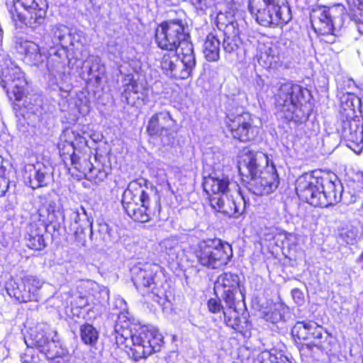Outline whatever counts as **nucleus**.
Wrapping results in <instances>:
<instances>
[{"label":"nucleus","instance_id":"c9c22d12","mask_svg":"<svg viewBox=\"0 0 363 363\" xmlns=\"http://www.w3.org/2000/svg\"><path fill=\"white\" fill-rule=\"evenodd\" d=\"M56 203L53 201H48L38 210L39 222L48 225L56 219Z\"/></svg>","mask_w":363,"mask_h":363},{"label":"nucleus","instance_id":"69168bd1","mask_svg":"<svg viewBox=\"0 0 363 363\" xmlns=\"http://www.w3.org/2000/svg\"><path fill=\"white\" fill-rule=\"evenodd\" d=\"M118 301H120V303L121 305H124V306H125L126 303H125V302L124 301L123 299H119Z\"/></svg>","mask_w":363,"mask_h":363},{"label":"nucleus","instance_id":"473e14b6","mask_svg":"<svg viewBox=\"0 0 363 363\" xmlns=\"http://www.w3.org/2000/svg\"><path fill=\"white\" fill-rule=\"evenodd\" d=\"M189 38L184 40L179 45L180 54L182 55V62L184 63L186 69H189L190 74L196 66V58L194 52L193 45L189 40Z\"/></svg>","mask_w":363,"mask_h":363},{"label":"nucleus","instance_id":"dca6fc26","mask_svg":"<svg viewBox=\"0 0 363 363\" xmlns=\"http://www.w3.org/2000/svg\"><path fill=\"white\" fill-rule=\"evenodd\" d=\"M344 7L341 4L332 6H321L313 11L311 18L314 30L319 35L332 34L333 31V18L342 16Z\"/></svg>","mask_w":363,"mask_h":363},{"label":"nucleus","instance_id":"37998d69","mask_svg":"<svg viewBox=\"0 0 363 363\" xmlns=\"http://www.w3.org/2000/svg\"><path fill=\"white\" fill-rule=\"evenodd\" d=\"M313 330H310L308 331V339L311 340V342L307 345L308 348L312 349L313 347H317L318 350L323 351L327 349L325 345V341L329 337L328 333H325V336H323V333L322 334V337H316L315 335H313Z\"/></svg>","mask_w":363,"mask_h":363},{"label":"nucleus","instance_id":"393cba45","mask_svg":"<svg viewBox=\"0 0 363 363\" xmlns=\"http://www.w3.org/2000/svg\"><path fill=\"white\" fill-rule=\"evenodd\" d=\"M175 121L168 111L154 114L149 120L147 132L152 136H163L174 126Z\"/></svg>","mask_w":363,"mask_h":363},{"label":"nucleus","instance_id":"ddd939ff","mask_svg":"<svg viewBox=\"0 0 363 363\" xmlns=\"http://www.w3.org/2000/svg\"><path fill=\"white\" fill-rule=\"evenodd\" d=\"M189 35L185 31L182 20H170L163 22L157 28L155 39L158 46L169 51H175L179 44Z\"/></svg>","mask_w":363,"mask_h":363},{"label":"nucleus","instance_id":"aec40b11","mask_svg":"<svg viewBox=\"0 0 363 363\" xmlns=\"http://www.w3.org/2000/svg\"><path fill=\"white\" fill-rule=\"evenodd\" d=\"M347 146L356 153L363 149V118L354 117L343 121L340 130Z\"/></svg>","mask_w":363,"mask_h":363},{"label":"nucleus","instance_id":"f704fd0d","mask_svg":"<svg viewBox=\"0 0 363 363\" xmlns=\"http://www.w3.org/2000/svg\"><path fill=\"white\" fill-rule=\"evenodd\" d=\"M84 66L87 69L88 74L94 76L96 79H100L105 73V66L101 57L97 55H89L84 62Z\"/></svg>","mask_w":363,"mask_h":363},{"label":"nucleus","instance_id":"2eb2a0df","mask_svg":"<svg viewBox=\"0 0 363 363\" xmlns=\"http://www.w3.org/2000/svg\"><path fill=\"white\" fill-rule=\"evenodd\" d=\"M225 123L232 137L240 142H249L257 134V128L253 125V118L249 113H228Z\"/></svg>","mask_w":363,"mask_h":363},{"label":"nucleus","instance_id":"6ab92c4d","mask_svg":"<svg viewBox=\"0 0 363 363\" xmlns=\"http://www.w3.org/2000/svg\"><path fill=\"white\" fill-rule=\"evenodd\" d=\"M279 178L273 162L259 176L250 178L248 189L256 195H267L277 189Z\"/></svg>","mask_w":363,"mask_h":363},{"label":"nucleus","instance_id":"5701e85b","mask_svg":"<svg viewBox=\"0 0 363 363\" xmlns=\"http://www.w3.org/2000/svg\"><path fill=\"white\" fill-rule=\"evenodd\" d=\"M160 67L164 74L172 79H185L191 76L189 69H186L184 63L174 51L167 52L162 56Z\"/></svg>","mask_w":363,"mask_h":363},{"label":"nucleus","instance_id":"e433bc0d","mask_svg":"<svg viewBox=\"0 0 363 363\" xmlns=\"http://www.w3.org/2000/svg\"><path fill=\"white\" fill-rule=\"evenodd\" d=\"M235 301L233 306H230L228 305V308L226 311H223V316L225 324L236 330H240L242 328L241 325V320L239 312L236 310V303Z\"/></svg>","mask_w":363,"mask_h":363},{"label":"nucleus","instance_id":"052dcab7","mask_svg":"<svg viewBox=\"0 0 363 363\" xmlns=\"http://www.w3.org/2000/svg\"><path fill=\"white\" fill-rule=\"evenodd\" d=\"M286 358L285 357H282L280 355L279 357H277L275 354H273L272 352L269 354V360L271 363H285L284 360Z\"/></svg>","mask_w":363,"mask_h":363},{"label":"nucleus","instance_id":"4c0bfd02","mask_svg":"<svg viewBox=\"0 0 363 363\" xmlns=\"http://www.w3.org/2000/svg\"><path fill=\"white\" fill-rule=\"evenodd\" d=\"M240 30H237V32H233L224 33L225 38L223 43V50L228 53H232L236 52L240 47L241 43L240 38L239 37Z\"/></svg>","mask_w":363,"mask_h":363},{"label":"nucleus","instance_id":"58836bf2","mask_svg":"<svg viewBox=\"0 0 363 363\" xmlns=\"http://www.w3.org/2000/svg\"><path fill=\"white\" fill-rule=\"evenodd\" d=\"M80 336L85 344L94 345L99 339V333L93 325L84 324L80 327Z\"/></svg>","mask_w":363,"mask_h":363},{"label":"nucleus","instance_id":"f03ea898","mask_svg":"<svg viewBox=\"0 0 363 363\" xmlns=\"http://www.w3.org/2000/svg\"><path fill=\"white\" fill-rule=\"evenodd\" d=\"M117 323L115 326L116 343L118 346L125 345L128 341L132 343L128 351V356L135 361L146 359L150 355L160 350L163 338L159 331L147 325H133L130 328Z\"/></svg>","mask_w":363,"mask_h":363},{"label":"nucleus","instance_id":"3c124183","mask_svg":"<svg viewBox=\"0 0 363 363\" xmlns=\"http://www.w3.org/2000/svg\"><path fill=\"white\" fill-rule=\"evenodd\" d=\"M192 4L201 11H206L215 5V0H191Z\"/></svg>","mask_w":363,"mask_h":363},{"label":"nucleus","instance_id":"cd10ccee","mask_svg":"<svg viewBox=\"0 0 363 363\" xmlns=\"http://www.w3.org/2000/svg\"><path fill=\"white\" fill-rule=\"evenodd\" d=\"M47 226V225H44L43 223H40V225L32 223L28 226L26 240L29 248L35 250H41L45 248V242L43 238V233L45 232Z\"/></svg>","mask_w":363,"mask_h":363},{"label":"nucleus","instance_id":"c756f323","mask_svg":"<svg viewBox=\"0 0 363 363\" xmlns=\"http://www.w3.org/2000/svg\"><path fill=\"white\" fill-rule=\"evenodd\" d=\"M313 330V335L316 337H322L323 328L315 322H297L291 329V334L299 340H308V331Z\"/></svg>","mask_w":363,"mask_h":363},{"label":"nucleus","instance_id":"2f4dec72","mask_svg":"<svg viewBox=\"0 0 363 363\" xmlns=\"http://www.w3.org/2000/svg\"><path fill=\"white\" fill-rule=\"evenodd\" d=\"M220 40L212 33L208 34L203 45V52L208 62H216L220 57Z\"/></svg>","mask_w":363,"mask_h":363},{"label":"nucleus","instance_id":"72a5a7b5","mask_svg":"<svg viewBox=\"0 0 363 363\" xmlns=\"http://www.w3.org/2000/svg\"><path fill=\"white\" fill-rule=\"evenodd\" d=\"M216 22L219 29H223L224 33L237 32L238 24L235 20L233 11H219L216 16Z\"/></svg>","mask_w":363,"mask_h":363},{"label":"nucleus","instance_id":"603ef678","mask_svg":"<svg viewBox=\"0 0 363 363\" xmlns=\"http://www.w3.org/2000/svg\"><path fill=\"white\" fill-rule=\"evenodd\" d=\"M208 308L209 311L213 313H216L220 312L221 311H224L220 301L216 298H211L208 301Z\"/></svg>","mask_w":363,"mask_h":363},{"label":"nucleus","instance_id":"1a4fd4ad","mask_svg":"<svg viewBox=\"0 0 363 363\" xmlns=\"http://www.w3.org/2000/svg\"><path fill=\"white\" fill-rule=\"evenodd\" d=\"M198 262L210 269H220L228 264L233 252L230 245L219 239L200 242L194 252Z\"/></svg>","mask_w":363,"mask_h":363},{"label":"nucleus","instance_id":"f8f14e48","mask_svg":"<svg viewBox=\"0 0 363 363\" xmlns=\"http://www.w3.org/2000/svg\"><path fill=\"white\" fill-rule=\"evenodd\" d=\"M56 335L48 324L38 323L30 329L26 343L28 347L36 348L45 358H53L60 354L59 343L55 340Z\"/></svg>","mask_w":363,"mask_h":363},{"label":"nucleus","instance_id":"13d9d810","mask_svg":"<svg viewBox=\"0 0 363 363\" xmlns=\"http://www.w3.org/2000/svg\"><path fill=\"white\" fill-rule=\"evenodd\" d=\"M9 189V180L0 176V196H2L5 194Z\"/></svg>","mask_w":363,"mask_h":363},{"label":"nucleus","instance_id":"a18cd8bd","mask_svg":"<svg viewBox=\"0 0 363 363\" xmlns=\"http://www.w3.org/2000/svg\"><path fill=\"white\" fill-rule=\"evenodd\" d=\"M98 231L101 240L104 242H108L113 240L111 234L112 230L107 223H99Z\"/></svg>","mask_w":363,"mask_h":363},{"label":"nucleus","instance_id":"bf43d9fd","mask_svg":"<svg viewBox=\"0 0 363 363\" xmlns=\"http://www.w3.org/2000/svg\"><path fill=\"white\" fill-rule=\"evenodd\" d=\"M130 91L133 92L134 94L138 93V85L135 82H131L128 89L125 91V96L128 99V94H130Z\"/></svg>","mask_w":363,"mask_h":363},{"label":"nucleus","instance_id":"e2e57ef3","mask_svg":"<svg viewBox=\"0 0 363 363\" xmlns=\"http://www.w3.org/2000/svg\"><path fill=\"white\" fill-rule=\"evenodd\" d=\"M60 355L55 356L53 358H47L48 359H51V363H62L60 359H58V357H62L64 354L63 351H60Z\"/></svg>","mask_w":363,"mask_h":363},{"label":"nucleus","instance_id":"f257e3e1","mask_svg":"<svg viewBox=\"0 0 363 363\" xmlns=\"http://www.w3.org/2000/svg\"><path fill=\"white\" fill-rule=\"evenodd\" d=\"M296 191L311 206L326 208L340 201L342 186L335 175L306 173L297 179Z\"/></svg>","mask_w":363,"mask_h":363},{"label":"nucleus","instance_id":"412c9836","mask_svg":"<svg viewBox=\"0 0 363 363\" xmlns=\"http://www.w3.org/2000/svg\"><path fill=\"white\" fill-rule=\"evenodd\" d=\"M272 161L269 160V157L261 152H253L250 150H244V153L240 156L238 169L239 172L243 176L247 177H255L257 176L264 164L267 169L268 165H271Z\"/></svg>","mask_w":363,"mask_h":363},{"label":"nucleus","instance_id":"a19ab883","mask_svg":"<svg viewBox=\"0 0 363 363\" xmlns=\"http://www.w3.org/2000/svg\"><path fill=\"white\" fill-rule=\"evenodd\" d=\"M124 63H128L135 72H138L141 69V62L135 57V51L132 49L123 52L121 56Z\"/></svg>","mask_w":363,"mask_h":363},{"label":"nucleus","instance_id":"4be33fe9","mask_svg":"<svg viewBox=\"0 0 363 363\" xmlns=\"http://www.w3.org/2000/svg\"><path fill=\"white\" fill-rule=\"evenodd\" d=\"M86 138L79 132L71 128H66L60 137L58 148L60 154L70 155L72 163L74 164L82 161L74 151L86 146Z\"/></svg>","mask_w":363,"mask_h":363},{"label":"nucleus","instance_id":"de8ad7c7","mask_svg":"<svg viewBox=\"0 0 363 363\" xmlns=\"http://www.w3.org/2000/svg\"><path fill=\"white\" fill-rule=\"evenodd\" d=\"M350 7V9L353 11L356 10L359 11L360 15H363V0H347ZM358 30L359 33L363 34V21L358 26Z\"/></svg>","mask_w":363,"mask_h":363},{"label":"nucleus","instance_id":"864d4df0","mask_svg":"<svg viewBox=\"0 0 363 363\" xmlns=\"http://www.w3.org/2000/svg\"><path fill=\"white\" fill-rule=\"evenodd\" d=\"M164 245L166 248V252L169 255L174 256L177 255L180 246L178 244H174L172 240H165L164 242Z\"/></svg>","mask_w":363,"mask_h":363},{"label":"nucleus","instance_id":"6e6552de","mask_svg":"<svg viewBox=\"0 0 363 363\" xmlns=\"http://www.w3.org/2000/svg\"><path fill=\"white\" fill-rule=\"evenodd\" d=\"M248 9L256 21L263 26H278L291 20L289 6L280 0H249Z\"/></svg>","mask_w":363,"mask_h":363},{"label":"nucleus","instance_id":"4d7b16f0","mask_svg":"<svg viewBox=\"0 0 363 363\" xmlns=\"http://www.w3.org/2000/svg\"><path fill=\"white\" fill-rule=\"evenodd\" d=\"M27 99H28V97H26V99L24 101L25 107H26L28 108V110L32 113L35 112L38 110V106H39L40 105L41 100L40 99L39 97L36 96L34 99V103L31 104V103H28Z\"/></svg>","mask_w":363,"mask_h":363},{"label":"nucleus","instance_id":"7c9ffc66","mask_svg":"<svg viewBox=\"0 0 363 363\" xmlns=\"http://www.w3.org/2000/svg\"><path fill=\"white\" fill-rule=\"evenodd\" d=\"M289 308L282 303H274L263 311V318L272 323L286 320Z\"/></svg>","mask_w":363,"mask_h":363},{"label":"nucleus","instance_id":"79ce46f5","mask_svg":"<svg viewBox=\"0 0 363 363\" xmlns=\"http://www.w3.org/2000/svg\"><path fill=\"white\" fill-rule=\"evenodd\" d=\"M70 227L77 225H86L90 221L84 207L81 206L79 209L72 211L71 216Z\"/></svg>","mask_w":363,"mask_h":363},{"label":"nucleus","instance_id":"b1692460","mask_svg":"<svg viewBox=\"0 0 363 363\" xmlns=\"http://www.w3.org/2000/svg\"><path fill=\"white\" fill-rule=\"evenodd\" d=\"M82 33L72 32L67 26L56 25L52 28L50 39L53 45H60L57 48L67 50L69 46H76L82 43Z\"/></svg>","mask_w":363,"mask_h":363},{"label":"nucleus","instance_id":"4468645a","mask_svg":"<svg viewBox=\"0 0 363 363\" xmlns=\"http://www.w3.org/2000/svg\"><path fill=\"white\" fill-rule=\"evenodd\" d=\"M43 284L44 281L37 277L26 275L20 282L13 280L8 281L6 289L8 294L20 303L38 301Z\"/></svg>","mask_w":363,"mask_h":363},{"label":"nucleus","instance_id":"c03bdc74","mask_svg":"<svg viewBox=\"0 0 363 363\" xmlns=\"http://www.w3.org/2000/svg\"><path fill=\"white\" fill-rule=\"evenodd\" d=\"M34 348L28 347L25 352L21 355L23 363H36L40 361V357L35 354Z\"/></svg>","mask_w":363,"mask_h":363},{"label":"nucleus","instance_id":"680f3d73","mask_svg":"<svg viewBox=\"0 0 363 363\" xmlns=\"http://www.w3.org/2000/svg\"><path fill=\"white\" fill-rule=\"evenodd\" d=\"M284 236H285V239L286 241H288L289 242H291L292 245H296L297 238H296V234L286 233H284Z\"/></svg>","mask_w":363,"mask_h":363},{"label":"nucleus","instance_id":"9d476101","mask_svg":"<svg viewBox=\"0 0 363 363\" xmlns=\"http://www.w3.org/2000/svg\"><path fill=\"white\" fill-rule=\"evenodd\" d=\"M0 83L7 94L13 95L16 101L23 98L26 84L24 74L4 52H0Z\"/></svg>","mask_w":363,"mask_h":363},{"label":"nucleus","instance_id":"5fc2aeb1","mask_svg":"<svg viewBox=\"0 0 363 363\" xmlns=\"http://www.w3.org/2000/svg\"><path fill=\"white\" fill-rule=\"evenodd\" d=\"M91 296L88 295L82 296L79 295L75 300V305L79 308H84L86 306L91 304Z\"/></svg>","mask_w":363,"mask_h":363},{"label":"nucleus","instance_id":"a878e982","mask_svg":"<svg viewBox=\"0 0 363 363\" xmlns=\"http://www.w3.org/2000/svg\"><path fill=\"white\" fill-rule=\"evenodd\" d=\"M79 289L84 290L91 296V302L93 305L104 304L109 299V290L95 281L86 280L81 282Z\"/></svg>","mask_w":363,"mask_h":363},{"label":"nucleus","instance_id":"0e129e2a","mask_svg":"<svg viewBox=\"0 0 363 363\" xmlns=\"http://www.w3.org/2000/svg\"><path fill=\"white\" fill-rule=\"evenodd\" d=\"M5 168L3 165V158L0 156V176L4 174Z\"/></svg>","mask_w":363,"mask_h":363},{"label":"nucleus","instance_id":"6e6d98bb","mask_svg":"<svg viewBox=\"0 0 363 363\" xmlns=\"http://www.w3.org/2000/svg\"><path fill=\"white\" fill-rule=\"evenodd\" d=\"M291 296L294 301L298 305H302L304 302L303 293L298 289H294L291 291Z\"/></svg>","mask_w":363,"mask_h":363},{"label":"nucleus","instance_id":"a211bd4d","mask_svg":"<svg viewBox=\"0 0 363 363\" xmlns=\"http://www.w3.org/2000/svg\"><path fill=\"white\" fill-rule=\"evenodd\" d=\"M23 179L33 189L46 186L52 181V167L40 162L27 164L23 169Z\"/></svg>","mask_w":363,"mask_h":363},{"label":"nucleus","instance_id":"ea45409f","mask_svg":"<svg viewBox=\"0 0 363 363\" xmlns=\"http://www.w3.org/2000/svg\"><path fill=\"white\" fill-rule=\"evenodd\" d=\"M90 229V238L93 235L92 223L89 221L86 225H77L76 227H70V230L73 233L75 240L84 246L86 243L85 230Z\"/></svg>","mask_w":363,"mask_h":363},{"label":"nucleus","instance_id":"9b49d317","mask_svg":"<svg viewBox=\"0 0 363 363\" xmlns=\"http://www.w3.org/2000/svg\"><path fill=\"white\" fill-rule=\"evenodd\" d=\"M47 8L45 0H13L11 13L14 21L36 28L43 23Z\"/></svg>","mask_w":363,"mask_h":363},{"label":"nucleus","instance_id":"bb28decb","mask_svg":"<svg viewBox=\"0 0 363 363\" xmlns=\"http://www.w3.org/2000/svg\"><path fill=\"white\" fill-rule=\"evenodd\" d=\"M258 62L264 68L276 69L280 63L279 51L276 46L269 43L259 44L258 47Z\"/></svg>","mask_w":363,"mask_h":363},{"label":"nucleus","instance_id":"09e8293b","mask_svg":"<svg viewBox=\"0 0 363 363\" xmlns=\"http://www.w3.org/2000/svg\"><path fill=\"white\" fill-rule=\"evenodd\" d=\"M354 99V96L351 94H347L343 95L341 98V104L342 107L345 111L352 112V113H354V106L353 104V100Z\"/></svg>","mask_w":363,"mask_h":363},{"label":"nucleus","instance_id":"7ed1b4c3","mask_svg":"<svg viewBox=\"0 0 363 363\" xmlns=\"http://www.w3.org/2000/svg\"><path fill=\"white\" fill-rule=\"evenodd\" d=\"M143 179L129 183L122 197V205L126 213L134 220L145 223L157 217L160 213V198L145 186Z\"/></svg>","mask_w":363,"mask_h":363},{"label":"nucleus","instance_id":"20e7f679","mask_svg":"<svg viewBox=\"0 0 363 363\" xmlns=\"http://www.w3.org/2000/svg\"><path fill=\"white\" fill-rule=\"evenodd\" d=\"M230 182L223 174L213 173L204 177L203 190L210 196L209 202L211 208L216 212L229 217L237 218L241 215L245 208V201L239 192L236 199L228 193L230 191Z\"/></svg>","mask_w":363,"mask_h":363},{"label":"nucleus","instance_id":"8fccbe9b","mask_svg":"<svg viewBox=\"0 0 363 363\" xmlns=\"http://www.w3.org/2000/svg\"><path fill=\"white\" fill-rule=\"evenodd\" d=\"M156 178V182L161 186H164L169 191H171V192L173 194V190L172 189V187L170 186V184L169 183L167 180V174L163 169H160L157 171V174L155 175Z\"/></svg>","mask_w":363,"mask_h":363},{"label":"nucleus","instance_id":"f3484780","mask_svg":"<svg viewBox=\"0 0 363 363\" xmlns=\"http://www.w3.org/2000/svg\"><path fill=\"white\" fill-rule=\"evenodd\" d=\"M216 295L220 294L227 305L233 306L235 301L244 300V295L240 289V279L237 274L223 273L220 274L214 285Z\"/></svg>","mask_w":363,"mask_h":363},{"label":"nucleus","instance_id":"423d86ee","mask_svg":"<svg viewBox=\"0 0 363 363\" xmlns=\"http://www.w3.org/2000/svg\"><path fill=\"white\" fill-rule=\"evenodd\" d=\"M310 95L307 89L287 82L282 84L275 94V106L281 118L287 121L302 123L308 116L306 97Z\"/></svg>","mask_w":363,"mask_h":363},{"label":"nucleus","instance_id":"0eeeda50","mask_svg":"<svg viewBox=\"0 0 363 363\" xmlns=\"http://www.w3.org/2000/svg\"><path fill=\"white\" fill-rule=\"evenodd\" d=\"M132 281L138 291L147 290L150 298L160 306L167 301L166 283L161 277L160 267L146 263L131 269Z\"/></svg>","mask_w":363,"mask_h":363},{"label":"nucleus","instance_id":"49530a36","mask_svg":"<svg viewBox=\"0 0 363 363\" xmlns=\"http://www.w3.org/2000/svg\"><path fill=\"white\" fill-rule=\"evenodd\" d=\"M362 237V233L357 228H351L348 229L344 234V239L347 244H354Z\"/></svg>","mask_w":363,"mask_h":363},{"label":"nucleus","instance_id":"c85d7f7f","mask_svg":"<svg viewBox=\"0 0 363 363\" xmlns=\"http://www.w3.org/2000/svg\"><path fill=\"white\" fill-rule=\"evenodd\" d=\"M73 165L75 169L83 173L87 179L96 184L104 181L108 175L105 170L94 167L89 160L85 159Z\"/></svg>","mask_w":363,"mask_h":363},{"label":"nucleus","instance_id":"39448f33","mask_svg":"<svg viewBox=\"0 0 363 363\" xmlns=\"http://www.w3.org/2000/svg\"><path fill=\"white\" fill-rule=\"evenodd\" d=\"M48 53L41 51L35 43L23 39L16 42V50L24 56L26 63L38 67H45L53 75L63 73L66 66L69 64L67 50L55 48L49 43Z\"/></svg>","mask_w":363,"mask_h":363}]
</instances>
